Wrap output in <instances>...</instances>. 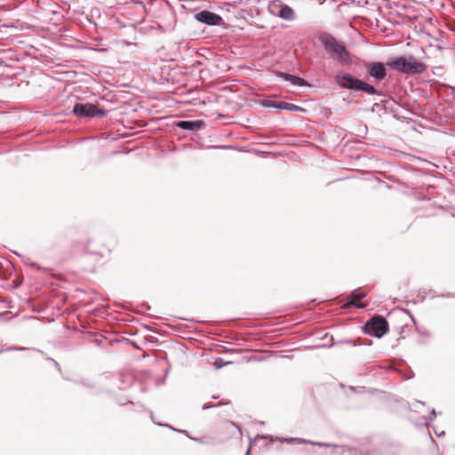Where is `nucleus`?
I'll return each instance as SVG.
<instances>
[{"label": "nucleus", "instance_id": "f8f14e48", "mask_svg": "<svg viewBox=\"0 0 455 455\" xmlns=\"http://www.w3.org/2000/svg\"><path fill=\"white\" fill-rule=\"evenodd\" d=\"M276 74L278 77L282 78L284 81L290 82L293 86L302 87L308 85L307 82L304 78L297 76L295 75L284 73L282 71H279Z\"/></svg>", "mask_w": 455, "mask_h": 455}, {"label": "nucleus", "instance_id": "bb28decb", "mask_svg": "<svg viewBox=\"0 0 455 455\" xmlns=\"http://www.w3.org/2000/svg\"><path fill=\"white\" fill-rule=\"evenodd\" d=\"M435 433L438 436L443 435L445 434V433H444V431H441V432H440V431H436V430H435Z\"/></svg>", "mask_w": 455, "mask_h": 455}, {"label": "nucleus", "instance_id": "0eeeda50", "mask_svg": "<svg viewBox=\"0 0 455 455\" xmlns=\"http://www.w3.org/2000/svg\"><path fill=\"white\" fill-rule=\"evenodd\" d=\"M364 68L367 70L369 77L373 78L375 81L384 80L387 76V62L369 61L365 62Z\"/></svg>", "mask_w": 455, "mask_h": 455}, {"label": "nucleus", "instance_id": "aec40b11", "mask_svg": "<svg viewBox=\"0 0 455 455\" xmlns=\"http://www.w3.org/2000/svg\"><path fill=\"white\" fill-rule=\"evenodd\" d=\"M337 344H353L355 345V341L353 339H341L337 342Z\"/></svg>", "mask_w": 455, "mask_h": 455}, {"label": "nucleus", "instance_id": "dca6fc26", "mask_svg": "<svg viewBox=\"0 0 455 455\" xmlns=\"http://www.w3.org/2000/svg\"><path fill=\"white\" fill-rule=\"evenodd\" d=\"M227 404H228V403H219L218 404H208V403H205V404L203 405L202 410L206 411V410H209V409H212V408H215V407H219V406H223V405H227Z\"/></svg>", "mask_w": 455, "mask_h": 455}, {"label": "nucleus", "instance_id": "f3484780", "mask_svg": "<svg viewBox=\"0 0 455 455\" xmlns=\"http://www.w3.org/2000/svg\"><path fill=\"white\" fill-rule=\"evenodd\" d=\"M149 412H150V417H151L152 420H153L156 424H157V425H158V426H160V427H167V428H170V429H171V427H172V426H171V425H169V424H167V423H157V422H156V420H155V415H154L153 411H150Z\"/></svg>", "mask_w": 455, "mask_h": 455}, {"label": "nucleus", "instance_id": "39448f33", "mask_svg": "<svg viewBox=\"0 0 455 455\" xmlns=\"http://www.w3.org/2000/svg\"><path fill=\"white\" fill-rule=\"evenodd\" d=\"M73 113L80 117H102L107 116V111L103 108H98L92 103L77 102L73 107Z\"/></svg>", "mask_w": 455, "mask_h": 455}, {"label": "nucleus", "instance_id": "b1692460", "mask_svg": "<svg viewBox=\"0 0 455 455\" xmlns=\"http://www.w3.org/2000/svg\"><path fill=\"white\" fill-rule=\"evenodd\" d=\"M171 429L174 432H178V433H182V434H185L187 436H188V432L187 430H180V429H177L173 427H171Z\"/></svg>", "mask_w": 455, "mask_h": 455}, {"label": "nucleus", "instance_id": "6ab92c4d", "mask_svg": "<svg viewBox=\"0 0 455 455\" xmlns=\"http://www.w3.org/2000/svg\"><path fill=\"white\" fill-rule=\"evenodd\" d=\"M48 360L53 363L54 367L58 370L59 372H61L60 365L57 361L50 357H48Z\"/></svg>", "mask_w": 455, "mask_h": 455}, {"label": "nucleus", "instance_id": "6e6552de", "mask_svg": "<svg viewBox=\"0 0 455 455\" xmlns=\"http://www.w3.org/2000/svg\"><path fill=\"white\" fill-rule=\"evenodd\" d=\"M194 18L198 22L208 26H222L224 24L223 18L220 14L208 10L195 13Z\"/></svg>", "mask_w": 455, "mask_h": 455}, {"label": "nucleus", "instance_id": "5701e85b", "mask_svg": "<svg viewBox=\"0 0 455 455\" xmlns=\"http://www.w3.org/2000/svg\"><path fill=\"white\" fill-rule=\"evenodd\" d=\"M379 455H390L389 449L387 447H383Z\"/></svg>", "mask_w": 455, "mask_h": 455}, {"label": "nucleus", "instance_id": "9d476101", "mask_svg": "<svg viewBox=\"0 0 455 455\" xmlns=\"http://www.w3.org/2000/svg\"><path fill=\"white\" fill-rule=\"evenodd\" d=\"M174 125L184 131H198L205 126L204 120H180L174 123Z\"/></svg>", "mask_w": 455, "mask_h": 455}, {"label": "nucleus", "instance_id": "4468645a", "mask_svg": "<svg viewBox=\"0 0 455 455\" xmlns=\"http://www.w3.org/2000/svg\"><path fill=\"white\" fill-rule=\"evenodd\" d=\"M85 251L89 254L103 257L105 248L102 246L101 249L92 250V241L90 240L86 245Z\"/></svg>", "mask_w": 455, "mask_h": 455}, {"label": "nucleus", "instance_id": "a878e982", "mask_svg": "<svg viewBox=\"0 0 455 455\" xmlns=\"http://www.w3.org/2000/svg\"><path fill=\"white\" fill-rule=\"evenodd\" d=\"M30 266H31L32 268L36 269V270H41L42 269L41 267L37 263H36V262H32L30 264Z\"/></svg>", "mask_w": 455, "mask_h": 455}, {"label": "nucleus", "instance_id": "1a4fd4ad", "mask_svg": "<svg viewBox=\"0 0 455 455\" xmlns=\"http://www.w3.org/2000/svg\"><path fill=\"white\" fill-rule=\"evenodd\" d=\"M261 106L265 108H274L281 110H288L293 113H305L306 109L300 106L295 105L293 103L285 102V101H275L271 100H264L261 101Z\"/></svg>", "mask_w": 455, "mask_h": 455}, {"label": "nucleus", "instance_id": "9b49d317", "mask_svg": "<svg viewBox=\"0 0 455 455\" xmlns=\"http://www.w3.org/2000/svg\"><path fill=\"white\" fill-rule=\"evenodd\" d=\"M366 297L365 292L359 291L358 290H354L349 297L348 300L343 305V308H349L351 307H355L356 308H364L366 307L363 303H356V300H361Z\"/></svg>", "mask_w": 455, "mask_h": 455}, {"label": "nucleus", "instance_id": "f257e3e1", "mask_svg": "<svg viewBox=\"0 0 455 455\" xmlns=\"http://www.w3.org/2000/svg\"><path fill=\"white\" fill-rule=\"evenodd\" d=\"M318 39L330 58L335 62L341 66L352 64L351 54L342 41L338 40L333 35L327 32L321 33Z\"/></svg>", "mask_w": 455, "mask_h": 455}, {"label": "nucleus", "instance_id": "393cba45", "mask_svg": "<svg viewBox=\"0 0 455 455\" xmlns=\"http://www.w3.org/2000/svg\"><path fill=\"white\" fill-rule=\"evenodd\" d=\"M188 437L190 438L191 440L198 442L200 443H204V442L202 438L192 437L188 434Z\"/></svg>", "mask_w": 455, "mask_h": 455}, {"label": "nucleus", "instance_id": "ddd939ff", "mask_svg": "<svg viewBox=\"0 0 455 455\" xmlns=\"http://www.w3.org/2000/svg\"><path fill=\"white\" fill-rule=\"evenodd\" d=\"M166 21L165 27L167 29L172 30L176 24V13L172 9H169L164 13Z\"/></svg>", "mask_w": 455, "mask_h": 455}, {"label": "nucleus", "instance_id": "423d86ee", "mask_svg": "<svg viewBox=\"0 0 455 455\" xmlns=\"http://www.w3.org/2000/svg\"><path fill=\"white\" fill-rule=\"evenodd\" d=\"M269 12L286 21H292L296 19L294 10L281 0H273L268 4Z\"/></svg>", "mask_w": 455, "mask_h": 455}, {"label": "nucleus", "instance_id": "7ed1b4c3", "mask_svg": "<svg viewBox=\"0 0 455 455\" xmlns=\"http://www.w3.org/2000/svg\"><path fill=\"white\" fill-rule=\"evenodd\" d=\"M335 82L343 89L363 92L369 95H380V92L371 84L364 82L350 73L340 72L335 76Z\"/></svg>", "mask_w": 455, "mask_h": 455}, {"label": "nucleus", "instance_id": "f03ea898", "mask_svg": "<svg viewBox=\"0 0 455 455\" xmlns=\"http://www.w3.org/2000/svg\"><path fill=\"white\" fill-rule=\"evenodd\" d=\"M387 66L392 70L407 76L423 74L427 68V65L424 62L418 60L411 54L389 58L387 60Z\"/></svg>", "mask_w": 455, "mask_h": 455}, {"label": "nucleus", "instance_id": "c756f323", "mask_svg": "<svg viewBox=\"0 0 455 455\" xmlns=\"http://www.w3.org/2000/svg\"><path fill=\"white\" fill-rule=\"evenodd\" d=\"M410 316H411V319L415 323L414 317L411 315H410Z\"/></svg>", "mask_w": 455, "mask_h": 455}, {"label": "nucleus", "instance_id": "20e7f679", "mask_svg": "<svg viewBox=\"0 0 455 455\" xmlns=\"http://www.w3.org/2000/svg\"><path fill=\"white\" fill-rule=\"evenodd\" d=\"M363 331L380 339L388 331V323L382 315H375L364 323Z\"/></svg>", "mask_w": 455, "mask_h": 455}, {"label": "nucleus", "instance_id": "4be33fe9", "mask_svg": "<svg viewBox=\"0 0 455 455\" xmlns=\"http://www.w3.org/2000/svg\"><path fill=\"white\" fill-rule=\"evenodd\" d=\"M80 385L82 386H84V387H92V384L84 380V379H82L78 382Z\"/></svg>", "mask_w": 455, "mask_h": 455}, {"label": "nucleus", "instance_id": "7c9ffc66", "mask_svg": "<svg viewBox=\"0 0 455 455\" xmlns=\"http://www.w3.org/2000/svg\"><path fill=\"white\" fill-rule=\"evenodd\" d=\"M415 403L424 404V403L418 401V400Z\"/></svg>", "mask_w": 455, "mask_h": 455}, {"label": "nucleus", "instance_id": "2f4dec72", "mask_svg": "<svg viewBox=\"0 0 455 455\" xmlns=\"http://www.w3.org/2000/svg\"><path fill=\"white\" fill-rule=\"evenodd\" d=\"M222 148H231V146H222Z\"/></svg>", "mask_w": 455, "mask_h": 455}, {"label": "nucleus", "instance_id": "c85d7f7f", "mask_svg": "<svg viewBox=\"0 0 455 455\" xmlns=\"http://www.w3.org/2000/svg\"><path fill=\"white\" fill-rule=\"evenodd\" d=\"M250 451H251V447H249V448H248V450H247V451H246L245 455H249Z\"/></svg>", "mask_w": 455, "mask_h": 455}, {"label": "nucleus", "instance_id": "a211bd4d", "mask_svg": "<svg viewBox=\"0 0 455 455\" xmlns=\"http://www.w3.org/2000/svg\"><path fill=\"white\" fill-rule=\"evenodd\" d=\"M307 443H311L313 445H317V446H320V447H330L331 446V444L330 443H322V442H311V441H307Z\"/></svg>", "mask_w": 455, "mask_h": 455}, {"label": "nucleus", "instance_id": "473e14b6", "mask_svg": "<svg viewBox=\"0 0 455 455\" xmlns=\"http://www.w3.org/2000/svg\"><path fill=\"white\" fill-rule=\"evenodd\" d=\"M267 438H270V440L273 441V436H267Z\"/></svg>", "mask_w": 455, "mask_h": 455}, {"label": "nucleus", "instance_id": "cd10ccee", "mask_svg": "<svg viewBox=\"0 0 455 455\" xmlns=\"http://www.w3.org/2000/svg\"><path fill=\"white\" fill-rule=\"evenodd\" d=\"M11 350H22L23 347H11Z\"/></svg>", "mask_w": 455, "mask_h": 455}, {"label": "nucleus", "instance_id": "2eb2a0df", "mask_svg": "<svg viewBox=\"0 0 455 455\" xmlns=\"http://www.w3.org/2000/svg\"><path fill=\"white\" fill-rule=\"evenodd\" d=\"M281 442H285L288 443H307V440L302 439V438H295V437H283V438H278Z\"/></svg>", "mask_w": 455, "mask_h": 455}, {"label": "nucleus", "instance_id": "412c9836", "mask_svg": "<svg viewBox=\"0 0 455 455\" xmlns=\"http://www.w3.org/2000/svg\"><path fill=\"white\" fill-rule=\"evenodd\" d=\"M436 417V411H435V409H432L429 412V415H428V419L429 420H434L435 418Z\"/></svg>", "mask_w": 455, "mask_h": 455}]
</instances>
